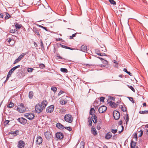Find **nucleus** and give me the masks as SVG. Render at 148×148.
I'll return each mask as SVG.
<instances>
[{
    "label": "nucleus",
    "instance_id": "nucleus-29",
    "mask_svg": "<svg viewBox=\"0 0 148 148\" xmlns=\"http://www.w3.org/2000/svg\"><path fill=\"white\" fill-rule=\"evenodd\" d=\"M139 113L140 114H148V110L144 111H140Z\"/></svg>",
    "mask_w": 148,
    "mask_h": 148
},
{
    "label": "nucleus",
    "instance_id": "nucleus-21",
    "mask_svg": "<svg viewBox=\"0 0 148 148\" xmlns=\"http://www.w3.org/2000/svg\"><path fill=\"white\" fill-rule=\"evenodd\" d=\"M92 119L93 122L94 123H97V117L95 115H94L93 116L92 115Z\"/></svg>",
    "mask_w": 148,
    "mask_h": 148
},
{
    "label": "nucleus",
    "instance_id": "nucleus-4",
    "mask_svg": "<svg viewBox=\"0 0 148 148\" xmlns=\"http://www.w3.org/2000/svg\"><path fill=\"white\" fill-rule=\"evenodd\" d=\"M45 136L46 138L49 140L53 137L52 132L50 131H47L45 132Z\"/></svg>",
    "mask_w": 148,
    "mask_h": 148
},
{
    "label": "nucleus",
    "instance_id": "nucleus-7",
    "mask_svg": "<svg viewBox=\"0 0 148 148\" xmlns=\"http://www.w3.org/2000/svg\"><path fill=\"white\" fill-rule=\"evenodd\" d=\"M54 106L52 105L48 107L46 109V112L47 113H50L52 112L54 109Z\"/></svg>",
    "mask_w": 148,
    "mask_h": 148
},
{
    "label": "nucleus",
    "instance_id": "nucleus-1",
    "mask_svg": "<svg viewBox=\"0 0 148 148\" xmlns=\"http://www.w3.org/2000/svg\"><path fill=\"white\" fill-rule=\"evenodd\" d=\"M64 119L65 121L69 123H71L73 121V118L72 116L69 114L65 115Z\"/></svg>",
    "mask_w": 148,
    "mask_h": 148
},
{
    "label": "nucleus",
    "instance_id": "nucleus-28",
    "mask_svg": "<svg viewBox=\"0 0 148 148\" xmlns=\"http://www.w3.org/2000/svg\"><path fill=\"white\" fill-rule=\"evenodd\" d=\"M95 112V110L93 108H92L90 110V115H92V114L93 113H94Z\"/></svg>",
    "mask_w": 148,
    "mask_h": 148
},
{
    "label": "nucleus",
    "instance_id": "nucleus-16",
    "mask_svg": "<svg viewBox=\"0 0 148 148\" xmlns=\"http://www.w3.org/2000/svg\"><path fill=\"white\" fill-rule=\"evenodd\" d=\"M91 133L94 136H96L97 134V132L95 127H92L91 128Z\"/></svg>",
    "mask_w": 148,
    "mask_h": 148
},
{
    "label": "nucleus",
    "instance_id": "nucleus-42",
    "mask_svg": "<svg viewBox=\"0 0 148 148\" xmlns=\"http://www.w3.org/2000/svg\"><path fill=\"white\" fill-rule=\"evenodd\" d=\"M14 106V104L13 103H12L10 102V103L8 105V107L9 108H12Z\"/></svg>",
    "mask_w": 148,
    "mask_h": 148
},
{
    "label": "nucleus",
    "instance_id": "nucleus-22",
    "mask_svg": "<svg viewBox=\"0 0 148 148\" xmlns=\"http://www.w3.org/2000/svg\"><path fill=\"white\" fill-rule=\"evenodd\" d=\"M136 143L132 140L131 142V148H134L136 145Z\"/></svg>",
    "mask_w": 148,
    "mask_h": 148
},
{
    "label": "nucleus",
    "instance_id": "nucleus-53",
    "mask_svg": "<svg viewBox=\"0 0 148 148\" xmlns=\"http://www.w3.org/2000/svg\"><path fill=\"white\" fill-rule=\"evenodd\" d=\"M12 40V39L10 38H8L7 39V41H8L9 43Z\"/></svg>",
    "mask_w": 148,
    "mask_h": 148
},
{
    "label": "nucleus",
    "instance_id": "nucleus-57",
    "mask_svg": "<svg viewBox=\"0 0 148 148\" xmlns=\"http://www.w3.org/2000/svg\"><path fill=\"white\" fill-rule=\"evenodd\" d=\"M97 129L98 130H99L101 129V127L100 126V125H99V124H98L97 126Z\"/></svg>",
    "mask_w": 148,
    "mask_h": 148
},
{
    "label": "nucleus",
    "instance_id": "nucleus-64",
    "mask_svg": "<svg viewBox=\"0 0 148 148\" xmlns=\"http://www.w3.org/2000/svg\"><path fill=\"white\" fill-rule=\"evenodd\" d=\"M3 15L2 14H0V18H3Z\"/></svg>",
    "mask_w": 148,
    "mask_h": 148
},
{
    "label": "nucleus",
    "instance_id": "nucleus-2",
    "mask_svg": "<svg viewBox=\"0 0 148 148\" xmlns=\"http://www.w3.org/2000/svg\"><path fill=\"white\" fill-rule=\"evenodd\" d=\"M17 110L19 112L23 113L26 111V108L24 105L22 103H21L17 107Z\"/></svg>",
    "mask_w": 148,
    "mask_h": 148
},
{
    "label": "nucleus",
    "instance_id": "nucleus-15",
    "mask_svg": "<svg viewBox=\"0 0 148 148\" xmlns=\"http://www.w3.org/2000/svg\"><path fill=\"white\" fill-rule=\"evenodd\" d=\"M42 137L40 136L37 137L36 138V144L40 145L42 142Z\"/></svg>",
    "mask_w": 148,
    "mask_h": 148
},
{
    "label": "nucleus",
    "instance_id": "nucleus-14",
    "mask_svg": "<svg viewBox=\"0 0 148 148\" xmlns=\"http://www.w3.org/2000/svg\"><path fill=\"white\" fill-rule=\"evenodd\" d=\"M40 29L36 28H33V31L38 36H40Z\"/></svg>",
    "mask_w": 148,
    "mask_h": 148
},
{
    "label": "nucleus",
    "instance_id": "nucleus-44",
    "mask_svg": "<svg viewBox=\"0 0 148 148\" xmlns=\"http://www.w3.org/2000/svg\"><path fill=\"white\" fill-rule=\"evenodd\" d=\"M125 10V8H119V11L120 12H121L124 11Z\"/></svg>",
    "mask_w": 148,
    "mask_h": 148
},
{
    "label": "nucleus",
    "instance_id": "nucleus-8",
    "mask_svg": "<svg viewBox=\"0 0 148 148\" xmlns=\"http://www.w3.org/2000/svg\"><path fill=\"white\" fill-rule=\"evenodd\" d=\"M113 115L114 118L115 120H118L120 118V113L117 111H114L113 112Z\"/></svg>",
    "mask_w": 148,
    "mask_h": 148
},
{
    "label": "nucleus",
    "instance_id": "nucleus-41",
    "mask_svg": "<svg viewBox=\"0 0 148 148\" xmlns=\"http://www.w3.org/2000/svg\"><path fill=\"white\" fill-rule=\"evenodd\" d=\"M51 89V90H53L54 92H56L57 90L56 88L54 86L52 87Z\"/></svg>",
    "mask_w": 148,
    "mask_h": 148
},
{
    "label": "nucleus",
    "instance_id": "nucleus-25",
    "mask_svg": "<svg viewBox=\"0 0 148 148\" xmlns=\"http://www.w3.org/2000/svg\"><path fill=\"white\" fill-rule=\"evenodd\" d=\"M34 95V93L32 91H30L29 92V98L31 99L32 98Z\"/></svg>",
    "mask_w": 148,
    "mask_h": 148
},
{
    "label": "nucleus",
    "instance_id": "nucleus-35",
    "mask_svg": "<svg viewBox=\"0 0 148 148\" xmlns=\"http://www.w3.org/2000/svg\"><path fill=\"white\" fill-rule=\"evenodd\" d=\"M34 70V69L32 68H27V71L28 72L32 73L33 72V71Z\"/></svg>",
    "mask_w": 148,
    "mask_h": 148
},
{
    "label": "nucleus",
    "instance_id": "nucleus-31",
    "mask_svg": "<svg viewBox=\"0 0 148 148\" xmlns=\"http://www.w3.org/2000/svg\"><path fill=\"white\" fill-rule=\"evenodd\" d=\"M125 118H126V119L125 120V121L126 122V124H127V122L129 121V116L127 114H126V116L124 118L125 119Z\"/></svg>",
    "mask_w": 148,
    "mask_h": 148
},
{
    "label": "nucleus",
    "instance_id": "nucleus-39",
    "mask_svg": "<svg viewBox=\"0 0 148 148\" xmlns=\"http://www.w3.org/2000/svg\"><path fill=\"white\" fill-rule=\"evenodd\" d=\"M113 61L114 63L115 64L114 65V66L116 67H117L119 64L115 60H113Z\"/></svg>",
    "mask_w": 148,
    "mask_h": 148
},
{
    "label": "nucleus",
    "instance_id": "nucleus-6",
    "mask_svg": "<svg viewBox=\"0 0 148 148\" xmlns=\"http://www.w3.org/2000/svg\"><path fill=\"white\" fill-rule=\"evenodd\" d=\"M24 116L26 118L29 120H32L34 117L33 114L32 113H27L24 115Z\"/></svg>",
    "mask_w": 148,
    "mask_h": 148
},
{
    "label": "nucleus",
    "instance_id": "nucleus-36",
    "mask_svg": "<svg viewBox=\"0 0 148 148\" xmlns=\"http://www.w3.org/2000/svg\"><path fill=\"white\" fill-rule=\"evenodd\" d=\"M17 31V30L15 29H10V33H14Z\"/></svg>",
    "mask_w": 148,
    "mask_h": 148
},
{
    "label": "nucleus",
    "instance_id": "nucleus-33",
    "mask_svg": "<svg viewBox=\"0 0 148 148\" xmlns=\"http://www.w3.org/2000/svg\"><path fill=\"white\" fill-rule=\"evenodd\" d=\"M60 71L63 72L67 73L68 72V70L66 69L61 68L60 69Z\"/></svg>",
    "mask_w": 148,
    "mask_h": 148
},
{
    "label": "nucleus",
    "instance_id": "nucleus-45",
    "mask_svg": "<svg viewBox=\"0 0 148 148\" xmlns=\"http://www.w3.org/2000/svg\"><path fill=\"white\" fill-rule=\"evenodd\" d=\"M128 87L132 91L134 92L135 89L132 86L128 85Z\"/></svg>",
    "mask_w": 148,
    "mask_h": 148
},
{
    "label": "nucleus",
    "instance_id": "nucleus-23",
    "mask_svg": "<svg viewBox=\"0 0 148 148\" xmlns=\"http://www.w3.org/2000/svg\"><path fill=\"white\" fill-rule=\"evenodd\" d=\"M15 26L16 30L18 29L21 27L22 25L21 24L18 23H16L15 24Z\"/></svg>",
    "mask_w": 148,
    "mask_h": 148
},
{
    "label": "nucleus",
    "instance_id": "nucleus-47",
    "mask_svg": "<svg viewBox=\"0 0 148 148\" xmlns=\"http://www.w3.org/2000/svg\"><path fill=\"white\" fill-rule=\"evenodd\" d=\"M117 131V130L112 129L111 130V132L114 134H115L116 133Z\"/></svg>",
    "mask_w": 148,
    "mask_h": 148
},
{
    "label": "nucleus",
    "instance_id": "nucleus-18",
    "mask_svg": "<svg viewBox=\"0 0 148 148\" xmlns=\"http://www.w3.org/2000/svg\"><path fill=\"white\" fill-rule=\"evenodd\" d=\"M56 127L60 129H63L64 127L60 123H58L56 124Z\"/></svg>",
    "mask_w": 148,
    "mask_h": 148
},
{
    "label": "nucleus",
    "instance_id": "nucleus-20",
    "mask_svg": "<svg viewBox=\"0 0 148 148\" xmlns=\"http://www.w3.org/2000/svg\"><path fill=\"white\" fill-rule=\"evenodd\" d=\"M81 49L82 51L86 52L87 51V47L82 45L81 47Z\"/></svg>",
    "mask_w": 148,
    "mask_h": 148
},
{
    "label": "nucleus",
    "instance_id": "nucleus-62",
    "mask_svg": "<svg viewBox=\"0 0 148 148\" xmlns=\"http://www.w3.org/2000/svg\"><path fill=\"white\" fill-rule=\"evenodd\" d=\"M123 122L122 120H120L119 122V124L120 125L122 124Z\"/></svg>",
    "mask_w": 148,
    "mask_h": 148
},
{
    "label": "nucleus",
    "instance_id": "nucleus-55",
    "mask_svg": "<svg viewBox=\"0 0 148 148\" xmlns=\"http://www.w3.org/2000/svg\"><path fill=\"white\" fill-rule=\"evenodd\" d=\"M109 98L110 99L112 100L113 101H114L115 99V98H114L113 97H112V96L110 97Z\"/></svg>",
    "mask_w": 148,
    "mask_h": 148
},
{
    "label": "nucleus",
    "instance_id": "nucleus-54",
    "mask_svg": "<svg viewBox=\"0 0 148 148\" xmlns=\"http://www.w3.org/2000/svg\"><path fill=\"white\" fill-rule=\"evenodd\" d=\"M10 76H11V75H9V74H8L6 79L5 81V82H6L8 80V79L10 77Z\"/></svg>",
    "mask_w": 148,
    "mask_h": 148
},
{
    "label": "nucleus",
    "instance_id": "nucleus-56",
    "mask_svg": "<svg viewBox=\"0 0 148 148\" xmlns=\"http://www.w3.org/2000/svg\"><path fill=\"white\" fill-rule=\"evenodd\" d=\"M20 67V65H18L17 66H14V67H13V68L15 70L17 68H19Z\"/></svg>",
    "mask_w": 148,
    "mask_h": 148
},
{
    "label": "nucleus",
    "instance_id": "nucleus-43",
    "mask_svg": "<svg viewBox=\"0 0 148 148\" xmlns=\"http://www.w3.org/2000/svg\"><path fill=\"white\" fill-rule=\"evenodd\" d=\"M64 128L69 131L72 130V128L70 127H64Z\"/></svg>",
    "mask_w": 148,
    "mask_h": 148
},
{
    "label": "nucleus",
    "instance_id": "nucleus-40",
    "mask_svg": "<svg viewBox=\"0 0 148 148\" xmlns=\"http://www.w3.org/2000/svg\"><path fill=\"white\" fill-rule=\"evenodd\" d=\"M10 121L9 120H5L4 122V126H7V125L9 123Z\"/></svg>",
    "mask_w": 148,
    "mask_h": 148
},
{
    "label": "nucleus",
    "instance_id": "nucleus-60",
    "mask_svg": "<svg viewBox=\"0 0 148 148\" xmlns=\"http://www.w3.org/2000/svg\"><path fill=\"white\" fill-rule=\"evenodd\" d=\"M103 62L104 64H107L108 63V61L107 60H103Z\"/></svg>",
    "mask_w": 148,
    "mask_h": 148
},
{
    "label": "nucleus",
    "instance_id": "nucleus-13",
    "mask_svg": "<svg viewBox=\"0 0 148 148\" xmlns=\"http://www.w3.org/2000/svg\"><path fill=\"white\" fill-rule=\"evenodd\" d=\"M56 137L59 139H61L63 138L64 137V135L61 132H58L56 134Z\"/></svg>",
    "mask_w": 148,
    "mask_h": 148
},
{
    "label": "nucleus",
    "instance_id": "nucleus-19",
    "mask_svg": "<svg viewBox=\"0 0 148 148\" xmlns=\"http://www.w3.org/2000/svg\"><path fill=\"white\" fill-rule=\"evenodd\" d=\"M112 136L111 133L110 132H108L106 135L105 138L107 139H109L111 138Z\"/></svg>",
    "mask_w": 148,
    "mask_h": 148
},
{
    "label": "nucleus",
    "instance_id": "nucleus-32",
    "mask_svg": "<svg viewBox=\"0 0 148 148\" xmlns=\"http://www.w3.org/2000/svg\"><path fill=\"white\" fill-rule=\"evenodd\" d=\"M39 67L42 69H43L45 67V65L41 63L39 65Z\"/></svg>",
    "mask_w": 148,
    "mask_h": 148
},
{
    "label": "nucleus",
    "instance_id": "nucleus-59",
    "mask_svg": "<svg viewBox=\"0 0 148 148\" xmlns=\"http://www.w3.org/2000/svg\"><path fill=\"white\" fill-rule=\"evenodd\" d=\"M27 54L26 53H23L21 55V56L22 57V58L24 57L25 55Z\"/></svg>",
    "mask_w": 148,
    "mask_h": 148
},
{
    "label": "nucleus",
    "instance_id": "nucleus-5",
    "mask_svg": "<svg viewBox=\"0 0 148 148\" xmlns=\"http://www.w3.org/2000/svg\"><path fill=\"white\" fill-rule=\"evenodd\" d=\"M37 9L40 12H44L45 13L47 12V10L45 8L43 4H38L37 6Z\"/></svg>",
    "mask_w": 148,
    "mask_h": 148
},
{
    "label": "nucleus",
    "instance_id": "nucleus-48",
    "mask_svg": "<svg viewBox=\"0 0 148 148\" xmlns=\"http://www.w3.org/2000/svg\"><path fill=\"white\" fill-rule=\"evenodd\" d=\"M128 98L133 103H134V100L133 99V98L132 97H128Z\"/></svg>",
    "mask_w": 148,
    "mask_h": 148
},
{
    "label": "nucleus",
    "instance_id": "nucleus-37",
    "mask_svg": "<svg viewBox=\"0 0 148 148\" xmlns=\"http://www.w3.org/2000/svg\"><path fill=\"white\" fill-rule=\"evenodd\" d=\"M15 70L14 69V68H12L9 72L8 73V74H9V75H12V72H13V71H14Z\"/></svg>",
    "mask_w": 148,
    "mask_h": 148
},
{
    "label": "nucleus",
    "instance_id": "nucleus-9",
    "mask_svg": "<svg viewBox=\"0 0 148 148\" xmlns=\"http://www.w3.org/2000/svg\"><path fill=\"white\" fill-rule=\"evenodd\" d=\"M107 109V108L106 106H103L99 108L98 111L100 113H102L106 112Z\"/></svg>",
    "mask_w": 148,
    "mask_h": 148
},
{
    "label": "nucleus",
    "instance_id": "nucleus-10",
    "mask_svg": "<svg viewBox=\"0 0 148 148\" xmlns=\"http://www.w3.org/2000/svg\"><path fill=\"white\" fill-rule=\"evenodd\" d=\"M17 120L19 122L23 125L26 124L27 121L26 119L23 117L19 118Z\"/></svg>",
    "mask_w": 148,
    "mask_h": 148
},
{
    "label": "nucleus",
    "instance_id": "nucleus-30",
    "mask_svg": "<svg viewBox=\"0 0 148 148\" xmlns=\"http://www.w3.org/2000/svg\"><path fill=\"white\" fill-rule=\"evenodd\" d=\"M62 47L66 49H69L71 50H73L74 49L73 48H71L68 47H67L66 46L64 45H62Z\"/></svg>",
    "mask_w": 148,
    "mask_h": 148
},
{
    "label": "nucleus",
    "instance_id": "nucleus-27",
    "mask_svg": "<svg viewBox=\"0 0 148 148\" xmlns=\"http://www.w3.org/2000/svg\"><path fill=\"white\" fill-rule=\"evenodd\" d=\"M121 110L123 112H125L126 110V108L124 105H121Z\"/></svg>",
    "mask_w": 148,
    "mask_h": 148
},
{
    "label": "nucleus",
    "instance_id": "nucleus-24",
    "mask_svg": "<svg viewBox=\"0 0 148 148\" xmlns=\"http://www.w3.org/2000/svg\"><path fill=\"white\" fill-rule=\"evenodd\" d=\"M18 132L19 131H16L14 132L13 133L11 132V133H10H10H9V134H11L12 135H13V136H15L18 134Z\"/></svg>",
    "mask_w": 148,
    "mask_h": 148
},
{
    "label": "nucleus",
    "instance_id": "nucleus-63",
    "mask_svg": "<svg viewBox=\"0 0 148 148\" xmlns=\"http://www.w3.org/2000/svg\"><path fill=\"white\" fill-rule=\"evenodd\" d=\"M57 58L58 59H62V58L60 56H57Z\"/></svg>",
    "mask_w": 148,
    "mask_h": 148
},
{
    "label": "nucleus",
    "instance_id": "nucleus-46",
    "mask_svg": "<svg viewBox=\"0 0 148 148\" xmlns=\"http://www.w3.org/2000/svg\"><path fill=\"white\" fill-rule=\"evenodd\" d=\"M21 60H20L18 58H17L16 60L14 61V64H15L19 62Z\"/></svg>",
    "mask_w": 148,
    "mask_h": 148
},
{
    "label": "nucleus",
    "instance_id": "nucleus-49",
    "mask_svg": "<svg viewBox=\"0 0 148 148\" xmlns=\"http://www.w3.org/2000/svg\"><path fill=\"white\" fill-rule=\"evenodd\" d=\"M105 99V98L103 97H100V100L101 102H103L104 101V99Z\"/></svg>",
    "mask_w": 148,
    "mask_h": 148
},
{
    "label": "nucleus",
    "instance_id": "nucleus-61",
    "mask_svg": "<svg viewBox=\"0 0 148 148\" xmlns=\"http://www.w3.org/2000/svg\"><path fill=\"white\" fill-rule=\"evenodd\" d=\"M127 73L130 76H132V74L130 72L128 71Z\"/></svg>",
    "mask_w": 148,
    "mask_h": 148
},
{
    "label": "nucleus",
    "instance_id": "nucleus-3",
    "mask_svg": "<svg viewBox=\"0 0 148 148\" xmlns=\"http://www.w3.org/2000/svg\"><path fill=\"white\" fill-rule=\"evenodd\" d=\"M35 108V111L36 113H40L42 112L43 108L40 104L38 103L36 104Z\"/></svg>",
    "mask_w": 148,
    "mask_h": 148
},
{
    "label": "nucleus",
    "instance_id": "nucleus-11",
    "mask_svg": "<svg viewBox=\"0 0 148 148\" xmlns=\"http://www.w3.org/2000/svg\"><path fill=\"white\" fill-rule=\"evenodd\" d=\"M108 103H110V105L111 107L113 108H116L117 106V105L115 102L110 101V99H108L107 101Z\"/></svg>",
    "mask_w": 148,
    "mask_h": 148
},
{
    "label": "nucleus",
    "instance_id": "nucleus-52",
    "mask_svg": "<svg viewBox=\"0 0 148 148\" xmlns=\"http://www.w3.org/2000/svg\"><path fill=\"white\" fill-rule=\"evenodd\" d=\"M10 17V15L8 13H6V16L5 17V18L8 19Z\"/></svg>",
    "mask_w": 148,
    "mask_h": 148
},
{
    "label": "nucleus",
    "instance_id": "nucleus-17",
    "mask_svg": "<svg viewBox=\"0 0 148 148\" xmlns=\"http://www.w3.org/2000/svg\"><path fill=\"white\" fill-rule=\"evenodd\" d=\"M47 102L46 100H44L41 102V104L43 108H45L47 104Z\"/></svg>",
    "mask_w": 148,
    "mask_h": 148
},
{
    "label": "nucleus",
    "instance_id": "nucleus-50",
    "mask_svg": "<svg viewBox=\"0 0 148 148\" xmlns=\"http://www.w3.org/2000/svg\"><path fill=\"white\" fill-rule=\"evenodd\" d=\"M39 27H41V28L43 29H45L46 31H48V29H47V28L46 27H43V26H42V25H39Z\"/></svg>",
    "mask_w": 148,
    "mask_h": 148
},
{
    "label": "nucleus",
    "instance_id": "nucleus-51",
    "mask_svg": "<svg viewBox=\"0 0 148 148\" xmlns=\"http://www.w3.org/2000/svg\"><path fill=\"white\" fill-rule=\"evenodd\" d=\"M88 122L89 123V126H91L92 125V122L91 120V119L89 120Z\"/></svg>",
    "mask_w": 148,
    "mask_h": 148
},
{
    "label": "nucleus",
    "instance_id": "nucleus-34",
    "mask_svg": "<svg viewBox=\"0 0 148 148\" xmlns=\"http://www.w3.org/2000/svg\"><path fill=\"white\" fill-rule=\"evenodd\" d=\"M109 1L111 4H113L114 5H116V2L114 0H109Z\"/></svg>",
    "mask_w": 148,
    "mask_h": 148
},
{
    "label": "nucleus",
    "instance_id": "nucleus-26",
    "mask_svg": "<svg viewBox=\"0 0 148 148\" xmlns=\"http://www.w3.org/2000/svg\"><path fill=\"white\" fill-rule=\"evenodd\" d=\"M60 103L62 105L65 104L67 103V101H65L64 99H62L60 101Z\"/></svg>",
    "mask_w": 148,
    "mask_h": 148
},
{
    "label": "nucleus",
    "instance_id": "nucleus-38",
    "mask_svg": "<svg viewBox=\"0 0 148 148\" xmlns=\"http://www.w3.org/2000/svg\"><path fill=\"white\" fill-rule=\"evenodd\" d=\"M97 54L100 56H106V54L104 53H102L99 52V53H97Z\"/></svg>",
    "mask_w": 148,
    "mask_h": 148
},
{
    "label": "nucleus",
    "instance_id": "nucleus-12",
    "mask_svg": "<svg viewBox=\"0 0 148 148\" xmlns=\"http://www.w3.org/2000/svg\"><path fill=\"white\" fill-rule=\"evenodd\" d=\"M25 143L23 140H20L18 142V147L19 148H24Z\"/></svg>",
    "mask_w": 148,
    "mask_h": 148
},
{
    "label": "nucleus",
    "instance_id": "nucleus-58",
    "mask_svg": "<svg viewBox=\"0 0 148 148\" xmlns=\"http://www.w3.org/2000/svg\"><path fill=\"white\" fill-rule=\"evenodd\" d=\"M64 92L63 91H62V90H60L58 94V95L59 96V95H61V94H62Z\"/></svg>",
    "mask_w": 148,
    "mask_h": 148
}]
</instances>
